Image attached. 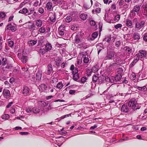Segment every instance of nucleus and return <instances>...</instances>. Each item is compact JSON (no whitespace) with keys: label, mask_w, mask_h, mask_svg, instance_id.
<instances>
[{"label":"nucleus","mask_w":147,"mask_h":147,"mask_svg":"<svg viewBox=\"0 0 147 147\" xmlns=\"http://www.w3.org/2000/svg\"><path fill=\"white\" fill-rule=\"evenodd\" d=\"M133 21L135 24V28L137 30H139L142 28H144L145 24V21H139L136 18H134L133 20Z\"/></svg>","instance_id":"obj_1"},{"label":"nucleus","mask_w":147,"mask_h":147,"mask_svg":"<svg viewBox=\"0 0 147 147\" xmlns=\"http://www.w3.org/2000/svg\"><path fill=\"white\" fill-rule=\"evenodd\" d=\"M136 105V101L134 98L132 99L129 101L128 103V106L131 107L134 110L139 109V108L137 107Z\"/></svg>","instance_id":"obj_2"},{"label":"nucleus","mask_w":147,"mask_h":147,"mask_svg":"<svg viewBox=\"0 0 147 147\" xmlns=\"http://www.w3.org/2000/svg\"><path fill=\"white\" fill-rule=\"evenodd\" d=\"M139 59L144 57L147 59V52L144 50H140L139 53L136 55Z\"/></svg>","instance_id":"obj_3"},{"label":"nucleus","mask_w":147,"mask_h":147,"mask_svg":"<svg viewBox=\"0 0 147 147\" xmlns=\"http://www.w3.org/2000/svg\"><path fill=\"white\" fill-rule=\"evenodd\" d=\"M115 56H116V55L115 52H108L107 56L104 58V59L105 60L111 59H114V58Z\"/></svg>","instance_id":"obj_4"},{"label":"nucleus","mask_w":147,"mask_h":147,"mask_svg":"<svg viewBox=\"0 0 147 147\" xmlns=\"http://www.w3.org/2000/svg\"><path fill=\"white\" fill-rule=\"evenodd\" d=\"M140 9V7L139 5L135 6L133 9L130 12V14L133 16H134L136 15L135 12L138 13Z\"/></svg>","instance_id":"obj_5"},{"label":"nucleus","mask_w":147,"mask_h":147,"mask_svg":"<svg viewBox=\"0 0 147 147\" xmlns=\"http://www.w3.org/2000/svg\"><path fill=\"white\" fill-rule=\"evenodd\" d=\"M76 71H72V73L73 75V79L75 81H77L79 78V75L78 74V70L77 68H76L75 70Z\"/></svg>","instance_id":"obj_6"},{"label":"nucleus","mask_w":147,"mask_h":147,"mask_svg":"<svg viewBox=\"0 0 147 147\" xmlns=\"http://www.w3.org/2000/svg\"><path fill=\"white\" fill-rule=\"evenodd\" d=\"M4 96L6 98H9L10 96V93L9 91L7 89H4L3 91Z\"/></svg>","instance_id":"obj_7"},{"label":"nucleus","mask_w":147,"mask_h":147,"mask_svg":"<svg viewBox=\"0 0 147 147\" xmlns=\"http://www.w3.org/2000/svg\"><path fill=\"white\" fill-rule=\"evenodd\" d=\"M65 30V28L62 26H59L58 29L59 34L61 36L63 35L64 34V31Z\"/></svg>","instance_id":"obj_8"},{"label":"nucleus","mask_w":147,"mask_h":147,"mask_svg":"<svg viewBox=\"0 0 147 147\" xmlns=\"http://www.w3.org/2000/svg\"><path fill=\"white\" fill-rule=\"evenodd\" d=\"M30 89L27 86H24L23 87L22 90V94L24 96L27 95L29 92Z\"/></svg>","instance_id":"obj_9"},{"label":"nucleus","mask_w":147,"mask_h":147,"mask_svg":"<svg viewBox=\"0 0 147 147\" xmlns=\"http://www.w3.org/2000/svg\"><path fill=\"white\" fill-rule=\"evenodd\" d=\"M121 78V75L120 74H118L115 77H113L112 78L113 80H114V83L120 80Z\"/></svg>","instance_id":"obj_10"},{"label":"nucleus","mask_w":147,"mask_h":147,"mask_svg":"<svg viewBox=\"0 0 147 147\" xmlns=\"http://www.w3.org/2000/svg\"><path fill=\"white\" fill-rule=\"evenodd\" d=\"M81 37L80 35H76L75 38L74 42L75 43H78L82 41Z\"/></svg>","instance_id":"obj_11"},{"label":"nucleus","mask_w":147,"mask_h":147,"mask_svg":"<svg viewBox=\"0 0 147 147\" xmlns=\"http://www.w3.org/2000/svg\"><path fill=\"white\" fill-rule=\"evenodd\" d=\"M52 70L53 69L52 65L51 64H49L47 67V70L46 71V74L48 75H50L51 74Z\"/></svg>","instance_id":"obj_12"},{"label":"nucleus","mask_w":147,"mask_h":147,"mask_svg":"<svg viewBox=\"0 0 147 147\" xmlns=\"http://www.w3.org/2000/svg\"><path fill=\"white\" fill-rule=\"evenodd\" d=\"M49 15L50 16V21L53 22H55L56 20V18L55 13H49Z\"/></svg>","instance_id":"obj_13"},{"label":"nucleus","mask_w":147,"mask_h":147,"mask_svg":"<svg viewBox=\"0 0 147 147\" xmlns=\"http://www.w3.org/2000/svg\"><path fill=\"white\" fill-rule=\"evenodd\" d=\"M47 88V86L44 84H41L39 86V90L41 92L45 91Z\"/></svg>","instance_id":"obj_14"},{"label":"nucleus","mask_w":147,"mask_h":147,"mask_svg":"<svg viewBox=\"0 0 147 147\" xmlns=\"http://www.w3.org/2000/svg\"><path fill=\"white\" fill-rule=\"evenodd\" d=\"M121 110L122 112H127L129 110L128 107L126 105H123L122 106Z\"/></svg>","instance_id":"obj_15"},{"label":"nucleus","mask_w":147,"mask_h":147,"mask_svg":"<svg viewBox=\"0 0 147 147\" xmlns=\"http://www.w3.org/2000/svg\"><path fill=\"white\" fill-rule=\"evenodd\" d=\"M26 26H28V28L29 29H33L35 28V25L33 23H31L30 22H29L28 23H26Z\"/></svg>","instance_id":"obj_16"},{"label":"nucleus","mask_w":147,"mask_h":147,"mask_svg":"<svg viewBox=\"0 0 147 147\" xmlns=\"http://www.w3.org/2000/svg\"><path fill=\"white\" fill-rule=\"evenodd\" d=\"M125 24L126 26L131 28L132 27V24L131 21L128 19H127L125 20Z\"/></svg>","instance_id":"obj_17"},{"label":"nucleus","mask_w":147,"mask_h":147,"mask_svg":"<svg viewBox=\"0 0 147 147\" xmlns=\"http://www.w3.org/2000/svg\"><path fill=\"white\" fill-rule=\"evenodd\" d=\"M80 17L81 19L85 20H86L87 18V15L84 13H80Z\"/></svg>","instance_id":"obj_18"},{"label":"nucleus","mask_w":147,"mask_h":147,"mask_svg":"<svg viewBox=\"0 0 147 147\" xmlns=\"http://www.w3.org/2000/svg\"><path fill=\"white\" fill-rule=\"evenodd\" d=\"M140 37L139 34L137 33H135L133 35V38L134 40H138Z\"/></svg>","instance_id":"obj_19"},{"label":"nucleus","mask_w":147,"mask_h":147,"mask_svg":"<svg viewBox=\"0 0 147 147\" xmlns=\"http://www.w3.org/2000/svg\"><path fill=\"white\" fill-rule=\"evenodd\" d=\"M7 29L11 30L12 31H15L16 30V28L14 27L11 24L7 25Z\"/></svg>","instance_id":"obj_20"},{"label":"nucleus","mask_w":147,"mask_h":147,"mask_svg":"<svg viewBox=\"0 0 147 147\" xmlns=\"http://www.w3.org/2000/svg\"><path fill=\"white\" fill-rule=\"evenodd\" d=\"M78 47L79 48L85 49L87 48V46L85 43H82L79 44L78 45Z\"/></svg>","instance_id":"obj_21"},{"label":"nucleus","mask_w":147,"mask_h":147,"mask_svg":"<svg viewBox=\"0 0 147 147\" xmlns=\"http://www.w3.org/2000/svg\"><path fill=\"white\" fill-rule=\"evenodd\" d=\"M42 77L41 73L40 71L38 72L36 75V80H39L41 79Z\"/></svg>","instance_id":"obj_22"},{"label":"nucleus","mask_w":147,"mask_h":147,"mask_svg":"<svg viewBox=\"0 0 147 147\" xmlns=\"http://www.w3.org/2000/svg\"><path fill=\"white\" fill-rule=\"evenodd\" d=\"M53 4L51 2H48L46 5V8L48 10H51L53 8Z\"/></svg>","instance_id":"obj_23"},{"label":"nucleus","mask_w":147,"mask_h":147,"mask_svg":"<svg viewBox=\"0 0 147 147\" xmlns=\"http://www.w3.org/2000/svg\"><path fill=\"white\" fill-rule=\"evenodd\" d=\"M112 77H105V80L108 82H110L111 83H114V80H113Z\"/></svg>","instance_id":"obj_24"},{"label":"nucleus","mask_w":147,"mask_h":147,"mask_svg":"<svg viewBox=\"0 0 147 147\" xmlns=\"http://www.w3.org/2000/svg\"><path fill=\"white\" fill-rule=\"evenodd\" d=\"M135 91V89L134 88L131 87H129L128 88V91L127 93L128 94H131V93Z\"/></svg>","instance_id":"obj_25"},{"label":"nucleus","mask_w":147,"mask_h":147,"mask_svg":"<svg viewBox=\"0 0 147 147\" xmlns=\"http://www.w3.org/2000/svg\"><path fill=\"white\" fill-rule=\"evenodd\" d=\"M37 43L36 40H30L28 42V43L29 45H35Z\"/></svg>","instance_id":"obj_26"},{"label":"nucleus","mask_w":147,"mask_h":147,"mask_svg":"<svg viewBox=\"0 0 147 147\" xmlns=\"http://www.w3.org/2000/svg\"><path fill=\"white\" fill-rule=\"evenodd\" d=\"M36 25L38 27H40L42 24V22L41 20H36Z\"/></svg>","instance_id":"obj_27"},{"label":"nucleus","mask_w":147,"mask_h":147,"mask_svg":"<svg viewBox=\"0 0 147 147\" xmlns=\"http://www.w3.org/2000/svg\"><path fill=\"white\" fill-rule=\"evenodd\" d=\"M126 52L128 55L130 54L131 52V49L128 47H125L124 48Z\"/></svg>","instance_id":"obj_28"},{"label":"nucleus","mask_w":147,"mask_h":147,"mask_svg":"<svg viewBox=\"0 0 147 147\" xmlns=\"http://www.w3.org/2000/svg\"><path fill=\"white\" fill-rule=\"evenodd\" d=\"M41 1H36L34 3L33 5L35 7H37L38 5H41Z\"/></svg>","instance_id":"obj_29"},{"label":"nucleus","mask_w":147,"mask_h":147,"mask_svg":"<svg viewBox=\"0 0 147 147\" xmlns=\"http://www.w3.org/2000/svg\"><path fill=\"white\" fill-rule=\"evenodd\" d=\"M7 62V59L6 58H3L2 59L1 64L3 66L6 65Z\"/></svg>","instance_id":"obj_30"},{"label":"nucleus","mask_w":147,"mask_h":147,"mask_svg":"<svg viewBox=\"0 0 147 147\" xmlns=\"http://www.w3.org/2000/svg\"><path fill=\"white\" fill-rule=\"evenodd\" d=\"M46 49L47 51H49L51 50L52 48L51 45L49 43H47L45 45Z\"/></svg>","instance_id":"obj_31"},{"label":"nucleus","mask_w":147,"mask_h":147,"mask_svg":"<svg viewBox=\"0 0 147 147\" xmlns=\"http://www.w3.org/2000/svg\"><path fill=\"white\" fill-rule=\"evenodd\" d=\"M40 109L37 108H34L32 109V112L35 114L38 113L40 111Z\"/></svg>","instance_id":"obj_32"},{"label":"nucleus","mask_w":147,"mask_h":147,"mask_svg":"<svg viewBox=\"0 0 147 147\" xmlns=\"http://www.w3.org/2000/svg\"><path fill=\"white\" fill-rule=\"evenodd\" d=\"M27 60V57L24 56H23L21 58V61L22 62L24 63H26Z\"/></svg>","instance_id":"obj_33"},{"label":"nucleus","mask_w":147,"mask_h":147,"mask_svg":"<svg viewBox=\"0 0 147 147\" xmlns=\"http://www.w3.org/2000/svg\"><path fill=\"white\" fill-rule=\"evenodd\" d=\"M136 75L134 73H132L130 76V78L131 80H135L136 78Z\"/></svg>","instance_id":"obj_34"},{"label":"nucleus","mask_w":147,"mask_h":147,"mask_svg":"<svg viewBox=\"0 0 147 147\" xmlns=\"http://www.w3.org/2000/svg\"><path fill=\"white\" fill-rule=\"evenodd\" d=\"M9 117V115L8 114H5L2 116V118L3 119H7Z\"/></svg>","instance_id":"obj_35"},{"label":"nucleus","mask_w":147,"mask_h":147,"mask_svg":"<svg viewBox=\"0 0 147 147\" xmlns=\"http://www.w3.org/2000/svg\"><path fill=\"white\" fill-rule=\"evenodd\" d=\"M72 20V18L71 16H67L66 18V22L69 23Z\"/></svg>","instance_id":"obj_36"},{"label":"nucleus","mask_w":147,"mask_h":147,"mask_svg":"<svg viewBox=\"0 0 147 147\" xmlns=\"http://www.w3.org/2000/svg\"><path fill=\"white\" fill-rule=\"evenodd\" d=\"M46 29L45 28L43 27L40 28L38 30L39 32L41 33H44Z\"/></svg>","instance_id":"obj_37"},{"label":"nucleus","mask_w":147,"mask_h":147,"mask_svg":"<svg viewBox=\"0 0 147 147\" xmlns=\"http://www.w3.org/2000/svg\"><path fill=\"white\" fill-rule=\"evenodd\" d=\"M63 86V84L61 82H59L57 84V88H58L59 89H61Z\"/></svg>","instance_id":"obj_38"},{"label":"nucleus","mask_w":147,"mask_h":147,"mask_svg":"<svg viewBox=\"0 0 147 147\" xmlns=\"http://www.w3.org/2000/svg\"><path fill=\"white\" fill-rule=\"evenodd\" d=\"M139 88L140 89L139 90L140 91L145 92L147 90V88L145 86L142 87H140Z\"/></svg>","instance_id":"obj_39"},{"label":"nucleus","mask_w":147,"mask_h":147,"mask_svg":"<svg viewBox=\"0 0 147 147\" xmlns=\"http://www.w3.org/2000/svg\"><path fill=\"white\" fill-rule=\"evenodd\" d=\"M99 78L96 75H95L93 76L92 78V80L93 81L95 82H96L98 80Z\"/></svg>","instance_id":"obj_40"},{"label":"nucleus","mask_w":147,"mask_h":147,"mask_svg":"<svg viewBox=\"0 0 147 147\" xmlns=\"http://www.w3.org/2000/svg\"><path fill=\"white\" fill-rule=\"evenodd\" d=\"M122 25L121 24H118L115 25L114 27L115 29H117L119 28L120 29L122 27Z\"/></svg>","instance_id":"obj_41"},{"label":"nucleus","mask_w":147,"mask_h":147,"mask_svg":"<svg viewBox=\"0 0 147 147\" xmlns=\"http://www.w3.org/2000/svg\"><path fill=\"white\" fill-rule=\"evenodd\" d=\"M111 40V38L109 36H107L104 39V41L107 42H109Z\"/></svg>","instance_id":"obj_42"},{"label":"nucleus","mask_w":147,"mask_h":147,"mask_svg":"<svg viewBox=\"0 0 147 147\" xmlns=\"http://www.w3.org/2000/svg\"><path fill=\"white\" fill-rule=\"evenodd\" d=\"M6 16L5 13L3 12H0V16L2 18H4Z\"/></svg>","instance_id":"obj_43"},{"label":"nucleus","mask_w":147,"mask_h":147,"mask_svg":"<svg viewBox=\"0 0 147 147\" xmlns=\"http://www.w3.org/2000/svg\"><path fill=\"white\" fill-rule=\"evenodd\" d=\"M79 55L80 56H82V57H86V52H80L79 53Z\"/></svg>","instance_id":"obj_44"},{"label":"nucleus","mask_w":147,"mask_h":147,"mask_svg":"<svg viewBox=\"0 0 147 147\" xmlns=\"http://www.w3.org/2000/svg\"><path fill=\"white\" fill-rule=\"evenodd\" d=\"M38 52L40 54L43 55L45 53V50L44 49H40L39 50Z\"/></svg>","instance_id":"obj_45"},{"label":"nucleus","mask_w":147,"mask_h":147,"mask_svg":"<svg viewBox=\"0 0 147 147\" xmlns=\"http://www.w3.org/2000/svg\"><path fill=\"white\" fill-rule=\"evenodd\" d=\"M8 45L9 47H12L13 46L14 43L13 41L9 40V41H8Z\"/></svg>","instance_id":"obj_46"},{"label":"nucleus","mask_w":147,"mask_h":147,"mask_svg":"<svg viewBox=\"0 0 147 147\" xmlns=\"http://www.w3.org/2000/svg\"><path fill=\"white\" fill-rule=\"evenodd\" d=\"M71 114H68L63 115L61 117H60L61 119H64L65 118H66L67 117H68L69 116H71Z\"/></svg>","instance_id":"obj_47"},{"label":"nucleus","mask_w":147,"mask_h":147,"mask_svg":"<svg viewBox=\"0 0 147 147\" xmlns=\"http://www.w3.org/2000/svg\"><path fill=\"white\" fill-rule=\"evenodd\" d=\"M98 34L97 32H94L92 35V37L94 39L96 38L98 36Z\"/></svg>","instance_id":"obj_48"},{"label":"nucleus","mask_w":147,"mask_h":147,"mask_svg":"<svg viewBox=\"0 0 147 147\" xmlns=\"http://www.w3.org/2000/svg\"><path fill=\"white\" fill-rule=\"evenodd\" d=\"M91 7V6L89 5L86 3L84 4L83 5V7L86 9H89Z\"/></svg>","instance_id":"obj_49"},{"label":"nucleus","mask_w":147,"mask_h":147,"mask_svg":"<svg viewBox=\"0 0 147 147\" xmlns=\"http://www.w3.org/2000/svg\"><path fill=\"white\" fill-rule=\"evenodd\" d=\"M89 61L88 59V57H84L83 61L84 63H88Z\"/></svg>","instance_id":"obj_50"},{"label":"nucleus","mask_w":147,"mask_h":147,"mask_svg":"<svg viewBox=\"0 0 147 147\" xmlns=\"http://www.w3.org/2000/svg\"><path fill=\"white\" fill-rule=\"evenodd\" d=\"M120 18V16L119 15H117L115 17V21H118L119 20Z\"/></svg>","instance_id":"obj_51"},{"label":"nucleus","mask_w":147,"mask_h":147,"mask_svg":"<svg viewBox=\"0 0 147 147\" xmlns=\"http://www.w3.org/2000/svg\"><path fill=\"white\" fill-rule=\"evenodd\" d=\"M117 70V72L118 73V74H121L123 72V70L121 68H119Z\"/></svg>","instance_id":"obj_52"},{"label":"nucleus","mask_w":147,"mask_h":147,"mask_svg":"<svg viewBox=\"0 0 147 147\" xmlns=\"http://www.w3.org/2000/svg\"><path fill=\"white\" fill-rule=\"evenodd\" d=\"M86 77H83L81 78V81L82 83H84L86 81Z\"/></svg>","instance_id":"obj_53"},{"label":"nucleus","mask_w":147,"mask_h":147,"mask_svg":"<svg viewBox=\"0 0 147 147\" xmlns=\"http://www.w3.org/2000/svg\"><path fill=\"white\" fill-rule=\"evenodd\" d=\"M26 111L27 113H31L32 111V109L31 108H28L26 109Z\"/></svg>","instance_id":"obj_54"},{"label":"nucleus","mask_w":147,"mask_h":147,"mask_svg":"<svg viewBox=\"0 0 147 147\" xmlns=\"http://www.w3.org/2000/svg\"><path fill=\"white\" fill-rule=\"evenodd\" d=\"M90 24L91 26H94L96 24V23L94 21L92 20L90 21Z\"/></svg>","instance_id":"obj_55"},{"label":"nucleus","mask_w":147,"mask_h":147,"mask_svg":"<svg viewBox=\"0 0 147 147\" xmlns=\"http://www.w3.org/2000/svg\"><path fill=\"white\" fill-rule=\"evenodd\" d=\"M12 67V66L11 65H7V66L5 67V68L8 69H11Z\"/></svg>","instance_id":"obj_56"},{"label":"nucleus","mask_w":147,"mask_h":147,"mask_svg":"<svg viewBox=\"0 0 147 147\" xmlns=\"http://www.w3.org/2000/svg\"><path fill=\"white\" fill-rule=\"evenodd\" d=\"M29 133L27 132H20V134L21 135H27Z\"/></svg>","instance_id":"obj_57"},{"label":"nucleus","mask_w":147,"mask_h":147,"mask_svg":"<svg viewBox=\"0 0 147 147\" xmlns=\"http://www.w3.org/2000/svg\"><path fill=\"white\" fill-rule=\"evenodd\" d=\"M13 103V102H9L8 105L6 106V108H8L11 106V105Z\"/></svg>","instance_id":"obj_58"},{"label":"nucleus","mask_w":147,"mask_h":147,"mask_svg":"<svg viewBox=\"0 0 147 147\" xmlns=\"http://www.w3.org/2000/svg\"><path fill=\"white\" fill-rule=\"evenodd\" d=\"M44 9L42 7L39 8L38 9V11L41 13H42L44 12Z\"/></svg>","instance_id":"obj_59"},{"label":"nucleus","mask_w":147,"mask_h":147,"mask_svg":"<svg viewBox=\"0 0 147 147\" xmlns=\"http://www.w3.org/2000/svg\"><path fill=\"white\" fill-rule=\"evenodd\" d=\"M120 45V42L119 41L116 42L115 43V45L117 47H119Z\"/></svg>","instance_id":"obj_60"},{"label":"nucleus","mask_w":147,"mask_h":147,"mask_svg":"<svg viewBox=\"0 0 147 147\" xmlns=\"http://www.w3.org/2000/svg\"><path fill=\"white\" fill-rule=\"evenodd\" d=\"M23 11V12L24 14H25L28 13V10L26 8H23L22 9Z\"/></svg>","instance_id":"obj_61"},{"label":"nucleus","mask_w":147,"mask_h":147,"mask_svg":"<svg viewBox=\"0 0 147 147\" xmlns=\"http://www.w3.org/2000/svg\"><path fill=\"white\" fill-rule=\"evenodd\" d=\"M76 91L75 90H71L69 91V93L71 94H73Z\"/></svg>","instance_id":"obj_62"},{"label":"nucleus","mask_w":147,"mask_h":147,"mask_svg":"<svg viewBox=\"0 0 147 147\" xmlns=\"http://www.w3.org/2000/svg\"><path fill=\"white\" fill-rule=\"evenodd\" d=\"M101 11V9L99 7L96 8L95 9V11L98 13H99Z\"/></svg>","instance_id":"obj_63"},{"label":"nucleus","mask_w":147,"mask_h":147,"mask_svg":"<svg viewBox=\"0 0 147 147\" xmlns=\"http://www.w3.org/2000/svg\"><path fill=\"white\" fill-rule=\"evenodd\" d=\"M143 39L145 41H147V34H145L143 37Z\"/></svg>","instance_id":"obj_64"}]
</instances>
